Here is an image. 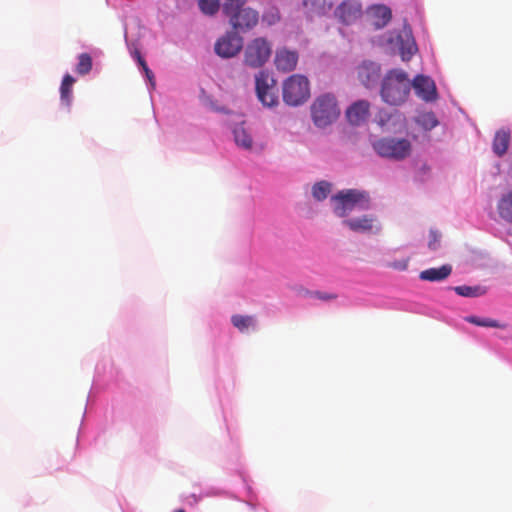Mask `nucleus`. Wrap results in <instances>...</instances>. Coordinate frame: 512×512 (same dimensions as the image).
I'll list each match as a JSON object with an SVG mask.
<instances>
[{"mask_svg":"<svg viewBox=\"0 0 512 512\" xmlns=\"http://www.w3.org/2000/svg\"><path fill=\"white\" fill-rule=\"evenodd\" d=\"M410 88L407 73L401 69H392L383 78L380 93L384 102L398 106L407 100Z\"/></svg>","mask_w":512,"mask_h":512,"instance_id":"f257e3e1","label":"nucleus"},{"mask_svg":"<svg viewBox=\"0 0 512 512\" xmlns=\"http://www.w3.org/2000/svg\"><path fill=\"white\" fill-rule=\"evenodd\" d=\"M311 119L318 128H326L340 116V108L336 97L325 93L315 98L310 106Z\"/></svg>","mask_w":512,"mask_h":512,"instance_id":"f03ea898","label":"nucleus"},{"mask_svg":"<svg viewBox=\"0 0 512 512\" xmlns=\"http://www.w3.org/2000/svg\"><path fill=\"white\" fill-rule=\"evenodd\" d=\"M334 213L338 217H346L354 210H367L370 208L368 193L356 189H347L338 192L332 197Z\"/></svg>","mask_w":512,"mask_h":512,"instance_id":"7ed1b4c3","label":"nucleus"},{"mask_svg":"<svg viewBox=\"0 0 512 512\" xmlns=\"http://www.w3.org/2000/svg\"><path fill=\"white\" fill-rule=\"evenodd\" d=\"M374 151L383 158L402 161L412 152V144L406 138L383 137L372 143Z\"/></svg>","mask_w":512,"mask_h":512,"instance_id":"20e7f679","label":"nucleus"},{"mask_svg":"<svg viewBox=\"0 0 512 512\" xmlns=\"http://www.w3.org/2000/svg\"><path fill=\"white\" fill-rule=\"evenodd\" d=\"M272 55V43L265 37H255L244 47L243 63L252 69L263 67Z\"/></svg>","mask_w":512,"mask_h":512,"instance_id":"39448f33","label":"nucleus"},{"mask_svg":"<svg viewBox=\"0 0 512 512\" xmlns=\"http://www.w3.org/2000/svg\"><path fill=\"white\" fill-rule=\"evenodd\" d=\"M283 101L289 106H299L310 97V83L307 77L293 74L282 85Z\"/></svg>","mask_w":512,"mask_h":512,"instance_id":"423d86ee","label":"nucleus"},{"mask_svg":"<svg viewBox=\"0 0 512 512\" xmlns=\"http://www.w3.org/2000/svg\"><path fill=\"white\" fill-rule=\"evenodd\" d=\"M223 14L228 18L230 25L236 32L250 31L259 22L258 11L245 5L232 7L230 11L224 10Z\"/></svg>","mask_w":512,"mask_h":512,"instance_id":"0eeeda50","label":"nucleus"},{"mask_svg":"<svg viewBox=\"0 0 512 512\" xmlns=\"http://www.w3.org/2000/svg\"><path fill=\"white\" fill-rule=\"evenodd\" d=\"M256 93L263 105L272 107L278 103L276 81L267 71H259L255 75Z\"/></svg>","mask_w":512,"mask_h":512,"instance_id":"6e6552de","label":"nucleus"},{"mask_svg":"<svg viewBox=\"0 0 512 512\" xmlns=\"http://www.w3.org/2000/svg\"><path fill=\"white\" fill-rule=\"evenodd\" d=\"M243 48V38L236 31H228L215 43V53L221 58H232Z\"/></svg>","mask_w":512,"mask_h":512,"instance_id":"1a4fd4ad","label":"nucleus"},{"mask_svg":"<svg viewBox=\"0 0 512 512\" xmlns=\"http://www.w3.org/2000/svg\"><path fill=\"white\" fill-rule=\"evenodd\" d=\"M299 54L296 50L286 47L278 48L275 52L274 64L278 71L287 73L296 69Z\"/></svg>","mask_w":512,"mask_h":512,"instance_id":"9d476101","label":"nucleus"},{"mask_svg":"<svg viewBox=\"0 0 512 512\" xmlns=\"http://www.w3.org/2000/svg\"><path fill=\"white\" fill-rule=\"evenodd\" d=\"M412 86L415 90L416 95L426 102H432L437 99V89L434 81L424 75H417Z\"/></svg>","mask_w":512,"mask_h":512,"instance_id":"9b49d317","label":"nucleus"},{"mask_svg":"<svg viewBox=\"0 0 512 512\" xmlns=\"http://www.w3.org/2000/svg\"><path fill=\"white\" fill-rule=\"evenodd\" d=\"M336 15L344 24H350L362 15L361 4L357 0H346L337 7Z\"/></svg>","mask_w":512,"mask_h":512,"instance_id":"f8f14e48","label":"nucleus"},{"mask_svg":"<svg viewBox=\"0 0 512 512\" xmlns=\"http://www.w3.org/2000/svg\"><path fill=\"white\" fill-rule=\"evenodd\" d=\"M343 223L354 232L368 233L372 232L374 229L375 231L380 230L377 218L373 215H363L358 218L346 219Z\"/></svg>","mask_w":512,"mask_h":512,"instance_id":"ddd939ff","label":"nucleus"},{"mask_svg":"<svg viewBox=\"0 0 512 512\" xmlns=\"http://www.w3.org/2000/svg\"><path fill=\"white\" fill-rule=\"evenodd\" d=\"M357 74L364 86L371 87L377 83L380 77V66L372 61H364L358 66Z\"/></svg>","mask_w":512,"mask_h":512,"instance_id":"4468645a","label":"nucleus"},{"mask_svg":"<svg viewBox=\"0 0 512 512\" xmlns=\"http://www.w3.org/2000/svg\"><path fill=\"white\" fill-rule=\"evenodd\" d=\"M370 104L366 100L354 102L346 111V117L350 124L360 125L369 116Z\"/></svg>","mask_w":512,"mask_h":512,"instance_id":"2eb2a0df","label":"nucleus"},{"mask_svg":"<svg viewBox=\"0 0 512 512\" xmlns=\"http://www.w3.org/2000/svg\"><path fill=\"white\" fill-rule=\"evenodd\" d=\"M451 272L452 266L445 264L438 268H429L421 271L419 278L423 281L437 282L446 279L451 274Z\"/></svg>","mask_w":512,"mask_h":512,"instance_id":"dca6fc26","label":"nucleus"},{"mask_svg":"<svg viewBox=\"0 0 512 512\" xmlns=\"http://www.w3.org/2000/svg\"><path fill=\"white\" fill-rule=\"evenodd\" d=\"M368 13L374 19V25L377 28L384 27L392 17L391 10L384 5L372 6Z\"/></svg>","mask_w":512,"mask_h":512,"instance_id":"f3484780","label":"nucleus"},{"mask_svg":"<svg viewBox=\"0 0 512 512\" xmlns=\"http://www.w3.org/2000/svg\"><path fill=\"white\" fill-rule=\"evenodd\" d=\"M400 56L403 61H409L416 53L417 46L411 35L406 34L404 37H398Z\"/></svg>","mask_w":512,"mask_h":512,"instance_id":"a211bd4d","label":"nucleus"},{"mask_svg":"<svg viewBox=\"0 0 512 512\" xmlns=\"http://www.w3.org/2000/svg\"><path fill=\"white\" fill-rule=\"evenodd\" d=\"M510 143V133L505 130H499L496 132L493 140V151L498 155L502 156L507 152Z\"/></svg>","mask_w":512,"mask_h":512,"instance_id":"6ab92c4d","label":"nucleus"},{"mask_svg":"<svg viewBox=\"0 0 512 512\" xmlns=\"http://www.w3.org/2000/svg\"><path fill=\"white\" fill-rule=\"evenodd\" d=\"M497 209L502 219L512 223V191L501 197L498 202Z\"/></svg>","mask_w":512,"mask_h":512,"instance_id":"aec40b11","label":"nucleus"},{"mask_svg":"<svg viewBox=\"0 0 512 512\" xmlns=\"http://www.w3.org/2000/svg\"><path fill=\"white\" fill-rule=\"evenodd\" d=\"M455 293L462 297H480L487 293V288L481 285L477 286H456L453 288Z\"/></svg>","mask_w":512,"mask_h":512,"instance_id":"412c9836","label":"nucleus"},{"mask_svg":"<svg viewBox=\"0 0 512 512\" xmlns=\"http://www.w3.org/2000/svg\"><path fill=\"white\" fill-rule=\"evenodd\" d=\"M75 82V79L69 75L66 74L63 77L61 87H60V93H61V100L64 102L67 106L71 103L72 98V86Z\"/></svg>","mask_w":512,"mask_h":512,"instance_id":"4be33fe9","label":"nucleus"},{"mask_svg":"<svg viewBox=\"0 0 512 512\" xmlns=\"http://www.w3.org/2000/svg\"><path fill=\"white\" fill-rule=\"evenodd\" d=\"M416 123L426 131L432 130L438 125V120L433 112H424L419 114Z\"/></svg>","mask_w":512,"mask_h":512,"instance_id":"5701e85b","label":"nucleus"},{"mask_svg":"<svg viewBox=\"0 0 512 512\" xmlns=\"http://www.w3.org/2000/svg\"><path fill=\"white\" fill-rule=\"evenodd\" d=\"M233 133L235 142L238 146L245 149H250L252 147V138L243 127H236Z\"/></svg>","mask_w":512,"mask_h":512,"instance_id":"b1692460","label":"nucleus"},{"mask_svg":"<svg viewBox=\"0 0 512 512\" xmlns=\"http://www.w3.org/2000/svg\"><path fill=\"white\" fill-rule=\"evenodd\" d=\"M331 192V184L327 181H320L313 185L312 195L317 201L326 199Z\"/></svg>","mask_w":512,"mask_h":512,"instance_id":"393cba45","label":"nucleus"},{"mask_svg":"<svg viewBox=\"0 0 512 512\" xmlns=\"http://www.w3.org/2000/svg\"><path fill=\"white\" fill-rule=\"evenodd\" d=\"M200 11L208 16H214L220 9V0H198Z\"/></svg>","mask_w":512,"mask_h":512,"instance_id":"a878e982","label":"nucleus"},{"mask_svg":"<svg viewBox=\"0 0 512 512\" xmlns=\"http://www.w3.org/2000/svg\"><path fill=\"white\" fill-rule=\"evenodd\" d=\"M281 19L280 11L277 7H270L262 15V23L270 27L277 24Z\"/></svg>","mask_w":512,"mask_h":512,"instance_id":"bb28decb","label":"nucleus"},{"mask_svg":"<svg viewBox=\"0 0 512 512\" xmlns=\"http://www.w3.org/2000/svg\"><path fill=\"white\" fill-rule=\"evenodd\" d=\"M92 69V58L88 53H82L78 57V64L76 66V72L79 75H86Z\"/></svg>","mask_w":512,"mask_h":512,"instance_id":"cd10ccee","label":"nucleus"},{"mask_svg":"<svg viewBox=\"0 0 512 512\" xmlns=\"http://www.w3.org/2000/svg\"><path fill=\"white\" fill-rule=\"evenodd\" d=\"M465 320L468 323L474 324L476 326H481V327H491V328H503L504 327L498 321L490 319V318H479L477 316H467L465 318Z\"/></svg>","mask_w":512,"mask_h":512,"instance_id":"c85d7f7f","label":"nucleus"},{"mask_svg":"<svg viewBox=\"0 0 512 512\" xmlns=\"http://www.w3.org/2000/svg\"><path fill=\"white\" fill-rule=\"evenodd\" d=\"M231 322L239 331L243 332L254 325V318L252 316L233 315Z\"/></svg>","mask_w":512,"mask_h":512,"instance_id":"c756f323","label":"nucleus"},{"mask_svg":"<svg viewBox=\"0 0 512 512\" xmlns=\"http://www.w3.org/2000/svg\"><path fill=\"white\" fill-rule=\"evenodd\" d=\"M390 118H391V114H389L388 112H386L384 110H380L378 112V114L375 116V122L380 127H385L388 124Z\"/></svg>","mask_w":512,"mask_h":512,"instance_id":"7c9ffc66","label":"nucleus"},{"mask_svg":"<svg viewBox=\"0 0 512 512\" xmlns=\"http://www.w3.org/2000/svg\"><path fill=\"white\" fill-rule=\"evenodd\" d=\"M428 246L431 250H436L439 248L440 235L436 231H433V230L430 231Z\"/></svg>","mask_w":512,"mask_h":512,"instance_id":"2f4dec72","label":"nucleus"},{"mask_svg":"<svg viewBox=\"0 0 512 512\" xmlns=\"http://www.w3.org/2000/svg\"><path fill=\"white\" fill-rule=\"evenodd\" d=\"M140 66H141L143 72L145 73L147 80L150 82L151 86L154 87L155 86V77H154L153 72L149 69L146 61L141 60Z\"/></svg>","mask_w":512,"mask_h":512,"instance_id":"473e14b6","label":"nucleus"},{"mask_svg":"<svg viewBox=\"0 0 512 512\" xmlns=\"http://www.w3.org/2000/svg\"><path fill=\"white\" fill-rule=\"evenodd\" d=\"M246 0H224V4L222 6V11L228 10L230 11L232 7L238 5H245Z\"/></svg>","mask_w":512,"mask_h":512,"instance_id":"72a5a7b5","label":"nucleus"},{"mask_svg":"<svg viewBox=\"0 0 512 512\" xmlns=\"http://www.w3.org/2000/svg\"><path fill=\"white\" fill-rule=\"evenodd\" d=\"M315 296L321 300H334L337 298L336 294H329V293H322V292H315Z\"/></svg>","mask_w":512,"mask_h":512,"instance_id":"f704fd0d","label":"nucleus"},{"mask_svg":"<svg viewBox=\"0 0 512 512\" xmlns=\"http://www.w3.org/2000/svg\"><path fill=\"white\" fill-rule=\"evenodd\" d=\"M133 57L137 60L139 65H140V61L144 60V58L141 56L140 51L137 49L133 51Z\"/></svg>","mask_w":512,"mask_h":512,"instance_id":"c9c22d12","label":"nucleus"},{"mask_svg":"<svg viewBox=\"0 0 512 512\" xmlns=\"http://www.w3.org/2000/svg\"><path fill=\"white\" fill-rule=\"evenodd\" d=\"M393 267H394V268H399V269H406V267H407V263H406V262H404V263H403V264H401V265H395V264H394V265H393Z\"/></svg>","mask_w":512,"mask_h":512,"instance_id":"e433bc0d","label":"nucleus"},{"mask_svg":"<svg viewBox=\"0 0 512 512\" xmlns=\"http://www.w3.org/2000/svg\"><path fill=\"white\" fill-rule=\"evenodd\" d=\"M175 512H185V510H183V509H178V510H176Z\"/></svg>","mask_w":512,"mask_h":512,"instance_id":"4c0bfd02","label":"nucleus"}]
</instances>
